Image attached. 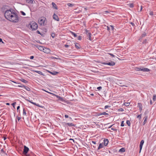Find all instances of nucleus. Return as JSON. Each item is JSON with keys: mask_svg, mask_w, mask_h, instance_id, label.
I'll return each instance as SVG.
<instances>
[{"mask_svg": "<svg viewBox=\"0 0 156 156\" xmlns=\"http://www.w3.org/2000/svg\"><path fill=\"white\" fill-rule=\"evenodd\" d=\"M19 20V17L18 15L15 13L14 15L12 16V17H11L9 21L13 23H18Z\"/></svg>", "mask_w": 156, "mask_h": 156, "instance_id": "f257e3e1", "label": "nucleus"}, {"mask_svg": "<svg viewBox=\"0 0 156 156\" xmlns=\"http://www.w3.org/2000/svg\"><path fill=\"white\" fill-rule=\"evenodd\" d=\"M12 12V10L10 9L9 10H7L4 13L5 17L6 19L9 20L10 18V16Z\"/></svg>", "mask_w": 156, "mask_h": 156, "instance_id": "f03ea898", "label": "nucleus"}, {"mask_svg": "<svg viewBox=\"0 0 156 156\" xmlns=\"http://www.w3.org/2000/svg\"><path fill=\"white\" fill-rule=\"evenodd\" d=\"M30 28L32 30H36L38 28L37 24L35 22L32 21L30 23Z\"/></svg>", "mask_w": 156, "mask_h": 156, "instance_id": "7ed1b4c3", "label": "nucleus"}, {"mask_svg": "<svg viewBox=\"0 0 156 156\" xmlns=\"http://www.w3.org/2000/svg\"><path fill=\"white\" fill-rule=\"evenodd\" d=\"M46 20V19L45 17H41L38 20V23L41 26H44Z\"/></svg>", "mask_w": 156, "mask_h": 156, "instance_id": "20e7f679", "label": "nucleus"}, {"mask_svg": "<svg viewBox=\"0 0 156 156\" xmlns=\"http://www.w3.org/2000/svg\"><path fill=\"white\" fill-rule=\"evenodd\" d=\"M102 64L104 65H108L110 66H113L115 65V63L112 61H110V62H103Z\"/></svg>", "mask_w": 156, "mask_h": 156, "instance_id": "39448f33", "label": "nucleus"}, {"mask_svg": "<svg viewBox=\"0 0 156 156\" xmlns=\"http://www.w3.org/2000/svg\"><path fill=\"white\" fill-rule=\"evenodd\" d=\"M86 34L87 35L88 37L87 39L91 41V34L89 32L88 30H86Z\"/></svg>", "mask_w": 156, "mask_h": 156, "instance_id": "423d86ee", "label": "nucleus"}, {"mask_svg": "<svg viewBox=\"0 0 156 156\" xmlns=\"http://www.w3.org/2000/svg\"><path fill=\"white\" fill-rule=\"evenodd\" d=\"M29 150V148L26 146H24L23 153L25 155L27 154V153Z\"/></svg>", "mask_w": 156, "mask_h": 156, "instance_id": "0eeeda50", "label": "nucleus"}, {"mask_svg": "<svg viewBox=\"0 0 156 156\" xmlns=\"http://www.w3.org/2000/svg\"><path fill=\"white\" fill-rule=\"evenodd\" d=\"M51 50L50 49L44 47L43 51L46 53H50Z\"/></svg>", "mask_w": 156, "mask_h": 156, "instance_id": "6e6552de", "label": "nucleus"}, {"mask_svg": "<svg viewBox=\"0 0 156 156\" xmlns=\"http://www.w3.org/2000/svg\"><path fill=\"white\" fill-rule=\"evenodd\" d=\"M144 141L143 140H142L140 142V151H139L140 153V152L142 150L143 145L144 144Z\"/></svg>", "mask_w": 156, "mask_h": 156, "instance_id": "1a4fd4ad", "label": "nucleus"}, {"mask_svg": "<svg viewBox=\"0 0 156 156\" xmlns=\"http://www.w3.org/2000/svg\"><path fill=\"white\" fill-rule=\"evenodd\" d=\"M150 70L147 68L142 67L141 68L140 71H142L144 72H149Z\"/></svg>", "mask_w": 156, "mask_h": 156, "instance_id": "9d476101", "label": "nucleus"}, {"mask_svg": "<svg viewBox=\"0 0 156 156\" xmlns=\"http://www.w3.org/2000/svg\"><path fill=\"white\" fill-rule=\"evenodd\" d=\"M53 19L55 20H56L57 21H59V19L58 16L57 15H55V14H54L53 16Z\"/></svg>", "mask_w": 156, "mask_h": 156, "instance_id": "9b49d317", "label": "nucleus"}, {"mask_svg": "<svg viewBox=\"0 0 156 156\" xmlns=\"http://www.w3.org/2000/svg\"><path fill=\"white\" fill-rule=\"evenodd\" d=\"M138 107L139 108V110L141 112L142 109V105L140 103H138Z\"/></svg>", "mask_w": 156, "mask_h": 156, "instance_id": "f8f14e48", "label": "nucleus"}, {"mask_svg": "<svg viewBox=\"0 0 156 156\" xmlns=\"http://www.w3.org/2000/svg\"><path fill=\"white\" fill-rule=\"evenodd\" d=\"M44 90V91H45L46 92H47V93H49V94H52V95H54V96H56L57 98H60V97L59 96H58V95H55V94H53V93H51V92H48V91H47L46 90Z\"/></svg>", "mask_w": 156, "mask_h": 156, "instance_id": "ddd939ff", "label": "nucleus"}, {"mask_svg": "<svg viewBox=\"0 0 156 156\" xmlns=\"http://www.w3.org/2000/svg\"><path fill=\"white\" fill-rule=\"evenodd\" d=\"M146 35V34L145 33H144L142 34L141 37H140V38L139 39V41H142L141 38H143V37H145Z\"/></svg>", "mask_w": 156, "mask_h": 156, "instance_id": "4468645a", "label": "nucleus"}, {"mask_svg": "<svg viewBox=\"0 0 156 156\" xmlns=\"http://www.w3.org/2000/svg\"><path fill=\"white\" fill-rule=\"evenodd\" d=\"M104 144L105 146H107L108 143V140L107 139H105L104 140Z\"/></svg>", "mask_w": 156, "mask_h": 156, "instance_id": "2eb2a0df", "label": "nucleus"}, {"mask_svg": "<svg viewBox=\"0 0 156 156\" xmlns=\"http://www.w3.org/2000/svg\"><path fill=\"white\" fill-rule=\"evenodd\" d=\"M144 120L143 124V125H144L146 122L147 121V116H146L145 117H144Z\"/></svg>", "mask_w": 156, "mask_h": 156, "instance_id": "dca6fc26", "label": "nucleus"}, {"mask_svg": "<svg viewBox=\"0 0 156 156\" xmlns=\"http://www.w3.org/2000/svg\"><path fill=\"white\" fill-rule=\"evenodd\" d=\"M49 72L50 74H51L53 75H55L57 74L58 73V72H55V71H54L53 72L49 71Z\"/></svg>", "mask_w": 156, "mask_h": 156, "instance_id": "f3484780", "label": "nucleus"}, {"mask_svg": "<svg viewBox=\"0 0 156 156\" xmlns=\"http://www.w3.org/2000/svg\"><path fill=\"white\" fill-rule=\"evenodd\" d=\"M52 5L53 8L56 9H58L56 5L54 2H52Z\"/></svg>", "mask_w": 156, "mask_h": 156, "instance_id": "a211bd4d", "label": "nucleus"}, {"mask_svg": "<svg viewBox=\"0 0 156 156\" xmlns=\"http://www.w3.org/2000/svg\"><path fill=\"white\" fill-rule=\"evenodd\" d=\"M66 125H67L69 126H75V125L73 123H67L66 124Z\"/></svg>", "mask_w": 156, "mask_h": 156, "instance_id": "6ab92c4d", "label": "nucleus"}, {"mask_svg": "<svg viewBox=\"0 0 156 156\" xmlns=\"http://www.w3.org/2000/svg\"><path fill=\"white\" fill-rule=\"evenodd\" d=\"M44 47H42L41 46H39L38 48V49L41 51H43L44 49Z\"/></svg>", "mask_w": 156, "mask_h": 156, "instance_id": "aec40b11", "label": "nucleus"}, {"mask_svg": "<svg viewBox=\"0 0 156 156\" xmlns=\"http://www.w3.org/2000/svg\"><path fill=\"white\" fill-rule=\"evenodd\" d=\"M23 87H24L28 91H30V88L26 86H23Z\"/></svg>", "mask_w": 156, "mask_h": 156, "instance_id": "412c9836", "label": "nucleus"}, {"mask_svg": "<svg viewBox=\"0 0 156 156\" xmlns=\"http://www.w3.org/2000/svg\"><path fill=\"white\" fill-rule=\"evenodd\" d=\"M20 80L23 82V83H28V81L25 80V79H21Z\"/></svg>", "mask_w": 156, "mask_h": 156, "instance_id": "4be33fe9", "label": "nucleus"}, {"mask_svg": "<svg viewBox=\"0 0 156 156\" xmlns=\"http://www.w3.org/2000/svg\"><path fill=\"white\" fill-rule=\"evenodd\" d=\"M125 149L124 148H121V149H120L119 150V151L123 152H125Z\"/></svg>", "mask_w": 156, "mask_h": 156, "instance_id": "5701e85b", "label": "nucleus"}, {"mask_svg": "<svg viewBox=\"0 0 156 156\" xmlns=\"http://www.w3.org/2000/svg\"><path fill=\"white\" fill-rule=\"evenodd\" d=\"M75 46L76 48L77 49H79L80 48V45L78 44L77 43L75 44Z\"/></svg>", "mask_w": 156, "mask_h": 156, "instance_id": "b1692460", "label": "nucleus"}, {"mask_svg": "<svg viewBox=\"0 0 156 156\" xmlns=\"http://www.w3.org/2000/svg\"><path fill=\"white\" fill-rule=\"evenodd\" d=\"M27 2L29 3H32L33 1L32 0H26Z\"/></svg>", "mask_w": 156, "mask_h": 156, "instance_id": "393cba45", "label": "nucleus"}, {"mask_svg": "<svg viewBox=\"0 0 156 156\" xmlns=\"http://www.w3.org/2000/svg\"><path fill=\"white\" fill-rule=\"evenodd\" d=\"M103 145L102 144H100L98 147V149H100V148L103 147Z\"/></svg>", "mask_w": 156, "mask_h": 156, "instance_id": "a878e982", "label": "nucleus"}, {"mask_svg": "<svg viewBox=\"0 0 156 156\" xmlns=\"http://www.w3.org/2000/svg\"><path fill=\"white\" fill-rule=\"evenodd\" d=\"M35 72H36V73H38L39 74H41V75H43V73H42L41 72V71H34Z\"/></svg>", "mask_w": 156, "mask_h": 156, "instance_id": "bb28decb", "label": "nucleus"}, {"mask_svg": "<svg viewBox=\"0 0 156 156\" xmlns=\"http://www.w3.org/2000/svg\"><path fill=\"white\" fill-rule=\"evenodd\" d=\"M70 32L71 34L74 36L75 37H76L77 36V35L73 32L71 31Z\"/></svg>", "mask_w": 156, "mask_h": 156, "instance_id": "cd10ccee", "label": "nucleus"}, {"mask_svg": "<svg viewBox=\"0 0 156 156\" xmlns=\"http://www.w3.org/2000/svg\"><path fill=\"white\" fill-rule=\"evenodd\" d=\"M15 13L14 12V11L13 10H12V12L10 16V18L12 17V16H13Z\"/></svg>", "mask_w": 156, "mask_h": 156, "instance_id": "c85d7f7f", "label": "nucleus"}, {"mask_svg": "<svg viewBox=\"0 0 156 156\" xmlns=\"http://www.w3.org/2000/svg\"><path fill=\"white\" fill-rule=\"evenodd\" d=\"M125 105L128 106H129L130 105V103L129 102H125L124 103Z\"/></svg>", "mask_w": 156, "mask_h": 156, "instance_id": "c756f323", "label": "nucleus"}, {"mask_svg": "<svg viewBox=\"0 0 156 156\" xmlns=\"http://www.w3.org/2000/svg\"><path fill=\"white\" fill-rule=\"evenodd\" d=\"M156 98V95L154 94L153 97V100L154 101H155V99Z\"/></svg>", "mask_w": 156, "mask_h": 156, "instance_id": "7c9ffc66", "label": "nucleus"}, {"mask_svg": "<svg viewBox=\"0 0 156 156\" xmlns=\"http://www.w3.org/2000/svg\"><path fill=\"white\" fill-rule=\"evenodd\" d=\"M51 37H52V38H53L55 37V34L54 33H52L51 34Z\"/></svg>", "mask_w": 156, "mask_h": 156, "instance_id": "2f4dec72", "label": "nucleus"}, {"mask_svg": "<svg viewBox=\"0 0 156 156\" xmlns=\"http://www.w3.org/2000/svg\"><path fill=\"white\" fill-rule=\"evenodd\" d=\"M126 124L128 125V126H129L130 125V121L129 120H127L126 121Z\"/></svg>", "mask_w": 156, "mask_h": 156, "instance_id": "473e14b6", "label": "nucleus"}, {"mask_svg": "<svg viewBox=\"0 0 156 156\" xmlns=\"http://www.w3.org/2000/svg\"><path fill=\"white\" fill-rule=\"evenodd\" d=\"M67 5L69 7H72L73 6V5L72 4L70 3H68L67 4Z\"/></svg>", "mask_w": 156, "mask_h": 156, "instance_id": "72a5a7b5", "label": "nucleus"}, {"mask_svg": "<svg viewBox=\"0 0 156 156\" xmlns=\"http://www.w3.org/2000/svg\"><path fill=\"white\" fill-rule=\"evenodd\" d=\"M51 58L52 59H60L59 58L55 57H51Z\"/></svg>", "mask_w": 156, "mask_h": 156, "instance_id": "f704fd0d", "label": "nucleus"}, {"mask_svg": "<svg viewBox=\"0 0 156 156\" xmlns=\"http://www.w3.org/2000/svg\"><path fill=\"white\" fill-rule=\"evenodd\" d=\"M140 69H141V68H139L137 67V68H135V70L137 71H140Z\"/></svg>", "mask_w": 156, "mask_h": 156, "instance_id": "c9c22d12", "label": "nucleus"}, {"mask_svg": "<svg viewBox=\"0 0 156 156\" xmlns=\"http://www.w3.org/2000/svg\"><path fill=\"white\" fill-rule=\"evenodd\" d=\"M22 14L23 16H25L26 15V14L24 12L22 11H21L20 12Z\"/></svg>", "mask_w": 156, "mask_h": 156, "instance_id": "e433bc0d", "label": "nucleus"}, {"mask_svg": "<svg viewBox=\"0 0 156 156\" xmlns=\"http://www.w3.org/2000/svg\"><path fill=\"white\" fill-rule=\"evenodd\" d=\"M26 114V112L25 111V110L24 109H23V115H25Z\"/></svg>", "mask_w": 156, "mask_h": 156, "instance_id": "4c0bfd02", "label": "nucleus"}, {"mask_svg": "<svg viewBox=\"0 0 156 156\" xmlns=\"http://www.w3.org/2000/svg\"><path fill=\"white\" fill-rule=\"evenodd\" d=\"M124 121H122L121 123V126H124Z\"/></svg>", "mask_w": 156, "mask_h": 156, "instance_id": "58836bf2", "label": "nucleus"}, {"mask_svg": "<svg viewBox=\"0 0 156 156\" xmlns=\"http://www.w3.org/2000/svg\"><path fill=\"white\" fill-rule=\"evenodd\" d=\"M142 42V43L143 44H144V43H147V40L146 39H145L144 41H141Z\"/></svg>", "mask_w": 156, "mask_h": 156, "instance_id": "ea45409f", "label": "nucleus"}, {"mask_svg": "<svg viewBox=\"0 0 156 156\" xmlns=\"http://www.w3.org/2000/svg\"><path fill=\"white\" fill-rule=\"evenodd\" d=\"M141 114H140L137 116V118L139 119H140L141 118Z\"/></svg>", "mask_w": 156, "mask_h": 156, "instance_id": "a19ab883", "label": "nucleus"}, {"mask_svg": "<svg viewBox=\"0 0 156 156\" xmlns=\"http://www.w3.org/2000/svg\"><path fill=\"white\" fill-rule=\"evenodd\" d=\"M129 7L131 8H132L133 7V4L132 3L130 4H129Z\"/></svg>", "mask_w": 156, "mask_h": 156, "instance_id": "79ce46f5", "label": "nucleus"}, {"mask_svg": "<svg viewBox=\"0 0 156 156\" xmlns=\"http://www.w3.org/2000/svg\"><path fill=\"white\" fill-rule=\"evenodd\" d=\"M108 54H109V55H110L112 57H115V55H113V54H112L110 53H108Z\"/></svg>", "mask_w": 156, "mask_h": 156, "instance_id": "37998d69", "label": "nucleus"}, {"mask_svg": "<svg viewBox=\"0 0 156 156\" xmlns=\"http://www.w3.org/2000/svg\"><path fill=\"white\" fill-rule=\"evenodd\" d=\"M81 12V11L80 10H79L78 11H75V12L76 13H79L80 12Z\"/></svg>", "mask_w": 156, "mask_h": 156, "instance_id": "c03bdc74", "label": "nucleus"}, {"mask_svg": "<svg viewBox=\"0 0 156 156\" xmlns=\"http://www.w3.org/2000/svg\"><path fill=\"white\" fill-rule=\"evenodd\" d=\"M102 114H103V115H108V113L105 112H102Z\"/></svg>", "mask_w": 156, "mask_h": 156, "instance_id": "a18cd8bd", "label": "nucleus"}, {"mask_svg": "<svg viewBox=\"0 0 156 156\" xmlns=\"http://www.w3.org/2000/svg\"><path fill=\"white\" fill-rule=\"evenodd\" d=\"M110 107V106L106 105L105 107V109H106L107 108H108V107Z\"/></svg>", "mask_w": 156, "mask_h": 156, "instance_id": "49530a36", "label": "nucleus"}, {"mask_svg": "<svg viewBox=\"0 0 156 156\" xmlns=\"http://www.w3.org/2000/svg\"><path fill=\"white\" fill-rule=\"evenodd\" d=\"M26 101H29V102H30V103H32H32H33V102H32L31 101L29 100H28V99H26Z\"/></svg>", "mask_w": 156, "mask_h": 156, "instance_id": "de8ad7c7", "label": "nucleus"}, {"mask_svg": "<svg viewBox=\"0 0 156 156\" xmlns=\"http://www.w3.org/2000/svg\"><path fill=\"white\" fill-rule=\"evenodd\" d=\"M101 88H102V87H97V89H98V90H100L101 89Z\"/></svg>", "mask_w": 156, "mask_h": 156, "instance_id": "09e8293b", "label": "nucleus"}, {"mask_svg": "<svg viewBox=\"0 0 156 156\" xmlns=\"http://www.w3.org/2000/svg\"><path fill=\"white\" fill-rule=\"evenodd\" d=\"M78 39L79 40H81V37L80 36H79L78 37Z\"/></svg>", "mask_w": 156, "mask_h": 156, "instance_id": "8fccbe9b", "label": "nucleus"}, {"mask_svg": "<svg viewBox=\"0 0 156 156\" xmlns=\"http://www.w3.org/2000/svg\"><path fill=\"white\" fill-rule=\"evenodd\" d=\"M133 26H135V24H134L133 23H132V22H130V23Z\"/></svg>", "mask_w": 156, "mask_h": 156, "instance_id": "3c124183", "label": "nucleus"}, {"mask_svg": "<svg viewBox=\"0 0 156 156\" xmlns=\"http://www.w3.org/2000/svg\"><path fill=\"white\" fill-rule=\"evenodd\" d=\"M150 15H153V12H150Z\"/></svg>", "mask_w": 156, "mask_h": 156, "instance_id": "603ef678", "label": "nucleus"}, {"mask_svg": "<svg viewBox=\"0 0 156 156\" xmlns=\"http://www.w3.org/2000/svg\"><path fill=\"white\" fill-rule=\"evenodd\" d=\"M110 27L112 29V30H113L114 29V27H113V26H112V25H111L110 26Z\"/></svg>", "mask_w": 156, "mask_h": 156, "instance_id": "864d4df0", "label": "nucleus"}, {"mask_svg": "<svg viewBox=\"0 0 156 156\" xmlns=\"http://www.w3.org/2000/svg\"><path fill=\"white\" fill-rule=\"evenodd\" d=\"M119 110L120 111L122 112L123 111V109L122 108H121L119 109Z\"/></svg>", "mask_w": 156, "mask_h": 156, "instance_id": "5fc2aeb1", "label": "nucleus"}, {"mask_svg": "<svg viewBox=\"0 0 156 156\" xmlns=\"http://www.w3.org/2000/svg\"><path fill=\"white\" fill-rule=\"evenodd\" d=\"M34 58V56H31L30 58V59H33Z\"/></svg>", "mask_w": 156, "mask_h": 156, "instance_id": "6e6d98bb", "label": "nucleus"}, {"mask_svg": "<svg viewBox=\"0 0 156 156\" xmlns=\"http://www.w3.org/2000/svg\"><path fill=\"white\" fill-rule=\"evenodd\" d=\"M16 104V102H14L12 104V105L13 107H14V105Z\"/></svg>", "mask_w": 156, "mask_h": 156, "instance_id": "4d7b16f0", "label": "nucleus"}, {"mask_svg": "<svg viewBox=\"0 0 156 156\" xmlns=\"http://www.w3.org/2000/svg\"><path fill=\"white\" fill-rule=\"evenodd\" d=\"M37 33L38 34H41L40 33V31L39 30H37Z\"/></svg>", "mask_w": 156, "mask_h": 156, "instance_id": "13d9d810", "label": "nucleus"}, {"mask_svg": "<svg viewBox=\"0 0 156 156\" xmlns=\"http://www.w3.org/2000/svg\"><path fill=\"white\" fill-rule=\"evenodd\" d=\"M65 46L66 48H68L69 46L67 44H65Z\"/></svg>", "mask_w": 156, "mask_h": 156, "instance_id": "bf43d9fd", "label": "nucleus"}, {"mask_svg": "<svg viewBox=\"0 0 156 156\" xmlns=\"http://www.w3.org/2000/svg\"><path fill=\"white\" fill-rule=\"evenodd\" d=\"M65 117L66 118H68L69 117V116L67 115H65Z\"/></svg>", "mask_w": 156, "mask_h": 156, "instance_id": "052dcab7", "label": "nucleus"}, {"mask_svg": "<svg viewBox=\"0 0 156 156\" xmlns=\"http://www.w3.org/2000/svg\"><path fill=\"white\" fill-rule=\"evenodd\" d=\"M59 99L61 101H62L63 100V98H62V97H60V98H59Z\"/></svg>", "mask_w": 156, "mask_h": 156, "instance_id": "680f3d73", "label": "nucleus"}, {"mask_svg": "<svg viewBox=\"0 0 156 156\" xmlns=\"http://www.w3.org/2000/svg\"><path fill=\"white\" fill-rule=\"evenodd\" d=\"M20 119H21V118L20 117H17V119L18 121H19L20 120Z\"/></svg>", "mask_w": 156, "mask_h": 156, "instance_id": "e2e57ef3", "label": "nucleus"}, {"mask_svg": "<svg viewBox=\"0 0 156 156\" xmlns=\"http://www.w3.org/2000/svg\"><path fill=\"white\" fill-rule=\"evenodd\" d=\"M36 106H38L39 107H42V106H40V105H39L38 104H37V105H36Z\"/></svg>", "mask_w": 156, "mask_h": 156, "instance_id": "0e129e2a", "label": "nucleus"}, {"mask_svg": "<svg viewBox=\"0 0 156 156\" xmlns=\"http://www.w3.org/2000/svg\"><path fill=\"white\" fill-rule=\"evenodd\" d=\"M103 115V114H102V112L100 113L98 115Z\"/></svg>", "mask_w": 156, "mask_h": 156, "instance_id": "69168bd1", "label": "nucleus"}, {"mask_svg": "<svg viewBox=\"0 0 156 156\" xmlns=\"http://www.w3.org/2000/svg\"><path fill=\"white\" fill-rule=\"evenodd\" d=\"M92 143L94 144H96V142L95 141H92Z\"/></svg>", "mask_w": 156, "mask_h": 156, "instance_id": "338daca9", "label": "nucleus"}, {"mask_svg": "<svg viewBox=\"0 0 156 156\" xmlns=\"http://www.w3.org/2000/svg\"><path fill=\"white\" fill-rule=\"evenodd\" d=\"M32 104L35 105H37V104H36V103H34V102H33V103H32Z\"/></svg>", "mask_w": 156, "mask_h": 156, "instance_id": "774afa93", "label": "nucleus"}]
</instances>
